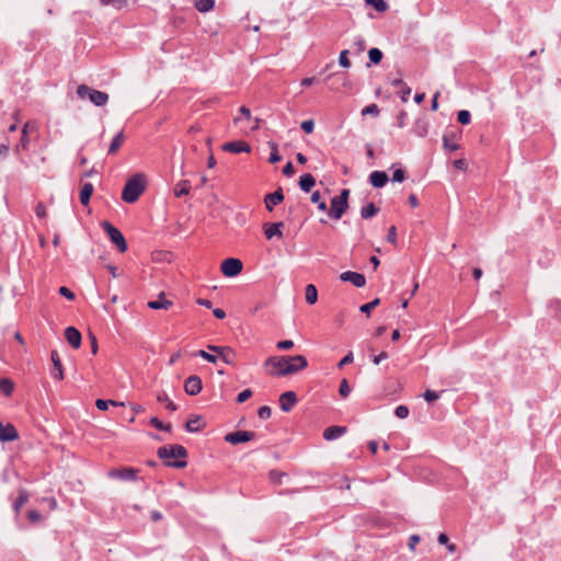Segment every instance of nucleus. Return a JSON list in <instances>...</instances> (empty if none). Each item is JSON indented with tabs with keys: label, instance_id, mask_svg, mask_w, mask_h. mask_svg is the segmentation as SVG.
I'll return each mask as SVG.
<instances>
[{
	"label": "nucleus",
	"instance_id": "338daca9",
	"mask_svg": "<svg viewBox=\"0 0 561 561\" xmlns=\"http://www.w3.org/2000/svg\"><path fill=\"white\" fill-rule=\"evenodd\" d=\"M408 117V114L405 111H400L397 116L398 127L402 128L405 126V119Z\"/></svg>",
	"mask_w": 561,
	"mask_h": 561
},
{
	"label": "nucleus",
	"instance_id": "bf43d9fd",
	"mask_svg": "<svg viewBox=\"0 0 561 561\" xmlns=\"http://www.w3.org/2000/svg\"><path fill=\"white\" fill-rule=\"evenodd\" d=\"M423 397L427 402H433L439 398V393L434 390H426Z\"/></svg>",
	"mask_w": 561,
	"mask_h": 561
},
{
	"label": "nucleus",
	"instance_id": "39448f33",
	"mask_svg": "<svg viewBox=\"0 0 561 561\" xmlns=\"http://www.w3.org/2000/svg\"><path fill=\"white\" fill-rule=\"evenodd\" d=\"M77 94L81 98H89V100L96 106H103L108 101V94L99 90H93L85 84H80L77 89Z\"/></svg>",
	"mask_w": 561,
	"mask_h": 561
},
{
	"label": "nucleus",
	"instance_id": "c03bdc74",
	"mask_svg": "<svg viewBox=\"0 0 561 561\" xmlns=\"http://www.w3.org/2000/svg\"><path fill=\"white\" fill-rule=\"evenodd\" d=\"M30 126V123H26L22 129V136L20 139V142L18 145V148L26 149L28 145V137H27V128Z\"/></svg>",
	"mask_w": 561,
	"mask_h": 561
},
{
	"label": "nucleus",
	"instance_id": "2eb2a0df",
	"mask_svg": "<svg viewBox=\"0 0 561 561\" xmlns=\"http://www.w3.org/2000/svg\"><path fill=\"white\" fill-rule=\"evenodd\" d=\"M297 403V396L294 391H286L279 397V405L284 412H289Z\"/></svg>",
	"mask_w": 561,
	"mask_h": 561
},
{
	"label": "nucleus",
	"instance_id": "4d7b16f0",
	"mask_svg": "<svg viewBox=\"0 0 561 561\" xmlns=\"http://www.w3.org/2000/svg\"><path fill=\"white\" fill-rule=\"evenodd\" d=\"M276 347L280 351H287L294 347V342L291 340L279 341Z\"/></svg>",
	"mask_w": 561,
	"mask_h": 561
},
{
	"label": "nucleus",
	"instance_id": "cd10ccee",
	"mask_svg": "<svg viewBox=\"0 0 561 561\" xmlns=\"http://www.w3.org/2000/svg\"><path fill=\"white\" fill-rule=\"evenodd\" d=\"M125 140L124 131L121 130L115 137L112 139L108 147V154H115Z\"/></svg>",
	"mask_w": 561,
	"mask_h": 561
},
{
	"label": "nucleus",
	"instance_id": "13d9d810",
	"mask_svg": "<svg viewBox=\"0 0 561 561\" xmlns=\"http://www.w3.org/2000/svg\"><path fill=\"white\" fill-rule=\"evenodd\" d=\"M353 352H348L337 364L339 368H343L345 365L353 363Z\"/></svg>",
	"mask_w": 561,
	"mask_h": 561
},
{
	"label": "nucleus",
	"instance_id": "f8f14e48",
	"mask_svg": "<svg viewBox=\"0 0 561 561\" xmlns=\"http://www.w3.org/2000/svg\"><path fill=\"white\" fill-rule=\"evenodd\" d=\"M284 227L283 221L273 222V224H264L263 225V231L266 237V239L271 240L274 237H277L278 239L283 238L282 228Z\"/></svg>",
	"mask_w": 561,
	"mask_h": 561
},
{
	"label": "nucleus",
	"instance_id": "0eeeda50",
	"mask_svg": "<svg viewBox=\"0 0 561 561\" xmlns=\"http://www.w3.org/2000/svg\"><path fill=\"white\" fill-rule=\"evenodd\" d=\"M138 470L131 467H122L117 469H111L107 473L111 479H119L122 481L135 482L138 480Z\"/></svg>",
	"mask_w": 561,
	"mask_h": 561
},
{
	"label": "nucleus",
	"instance_id": "2f4dec72",
	"mask_svg": "<svg viewBox=\"0 0 561 561\" xmlns=\"http://www.w3.org/2000/svg\"><path fill=\"white\" fill-rule=\"evenodd\" d=\"M306 301L309 304V305H313L317 302L318 300V290L316 288L314 285L312 284H309L307 285L306 287Z\"/></svg>",
	"mask_w": 561,
	"mask_h": 561
},
{
	"label": "nucleus",
	"instance_id": "37998d69",
	"mask_svg": "<svg viewBox=\"0 0 561 561\" xmlns=\"http://www.w3.org/2000/svg\"><path fill=\"white\" fill-rule=\"evenodd\" d=\"M379 304H380V299H379V298H376V299L371 300V301H370V302H368V304L362 305V306L359 307V310H360V312H363V313L369 314V313H370V311H371L374 308H376Z\"/></svg>",
	"mask_w": 561,
	"mask_h": 561
},
{
	"label": "nucleus",
	"instance_id": "9d476101",
	"mask_svg": "<svg viewBox=\"0 0 561 561\" xmlns=\"http://www.w3.org/2000/svg\"><path fill=\"white\" fill-rule=\"evenodd\" d=\"M203 389L202 379L196 376H190L184 381V391L188 396H196Z\"/></svg>",
	"mask_w": 561,
	"mask_h": 561
},
{
	"label": "nucleus",
	"instance_id": "e433bc0d",
	"mask_svg": "<svg viewBox=\"0 0 561 561\" xmlns=\"http://www.w3.org/2000/svg\"><path fill=\"white\" fill-rule=\"evenodd\" d=\"M368 57L370 62L377 65L382 59V51L379 48H370L368 50Z\"/></svg>",
	"mask_w": 561,
	"mask_h": 561
},
{
	"label": "nucleus",
	"instance_id": "c756f323",
	"mask_svg": "<svg viewBox=\"0 0 561 561\" xmlns=\"http://www.w3.org/2000/svg\"><path fill=\"white\" fill-rule=\"evenodd\" d=\"M455 134H445L443 136V146L446 150L456 151L459 149V145L455 141Z\"/></svg>",
	"mask_w": 561,
	"mask_h": 561
},
{
	"label": "nucleus",
	"instance_id": "79ce46f5",
	"mask_svg": "<svg viewBox=\"0 0 561 561\" xmlns=\"http://www.w3.org/2000/svg\"><path fill=\"white\" fill-rule=\"evenodd\" d=\"M26 517L30 520V523H32V524H38L43 520L42 514L36 510H30L26 513Z\"/></svg>",
	"mask_w": 561,
	"mask_h": 561
},
{
	"label": "nucleus",
	"instance_id": "7c9ffc66",
	"mask_svg": "<svg viewBox=\"0 0 561 561\" xmlns=\"http://www.w3.org/2000/svg\"><path fill=\"white\" fill-rule=\"evenodd\" d=\"M379 211V208L376 207L374 203H368L366 206L360 209V217L363 219H368L375 216Z\"/></svg>",
	"mask_w": 561,
	"mask_h": 561
},
{
	"label": "nucleus",
	"instance_id": "1a4fd4ad",
	"mask_svg": "<svg viewBox=\"0 0 561 561\" xmlns=\"http://www.w3.org/2000/svg\"><path fill=\"white\" fill-rule=\"evenodd\" d=\"M254 437H255V433L254 432L237 431V432H232V433L227 434L225 436V440L227 443L232 444V445H237V444L250 442Z\"/></svg>",
	"mask_w": 561,
	"mask_h": 561
},
{
	"label": "nucleus",
	"instance_id": "0e129e2a",
	"mask_svg": "<svg viewBox=\"0 0 561 561\" xmlns=\"http://www.w3.org/2000/svg\"><path fill=\"white\" fill-rule=\"evenodd\" d=\"M59 294L69 300L75 299V294L68 287L61 286L59 288Z\"/></svg>",
	"mask_w": 561,
	"mask_h": 561
},
{
	"label": "nucleus",
	"instance_id": "72a5a7b5",
	"mask_svg": "<svg viewBox=\"0 0 561 561\" xmlns=\"http://www.w3.org/2000/svg\"><path fill=\"white\" fill-rule=\"evenodd\" d=\"M214 0H196L195 7L199 12H208L214 8Z\"/></svg>",
	"mask_w": 561,
	"mask_h": 561
},
{
	"label": "nucleus",
	"instance_id": "49530a36",
	"mask_svg": "<svg viewBox=\"0 0 561 561\" xmlns=\"http://www.w3.org/2000/svg\"><path fill=\"white\" fill-rule=\"evenodd\" d=\"M457 119L460 124L467 125L471 121V114L469 111L461 110L458 112Z\"/></svg>",
	"mask_w": 561,
	"mask_h": 561
},
{
	"label": "nucleus",
	"instance_id": "20e7f679",
	"mask_svg": "<svg viewBox=\"0 0 561 561\" xmlns=\"http://www.w3.org/2000/svg\"><path fill=\"white\" fill-rule=\"evenodd\" d=\"M308 366V360L302 355L288 356L287 365L280 371H268L272 376L294 375Z\"/></svg>",
	"mask_w": 561,
	"mask_h": 561
},
{
	"label": "nucleus",
	"instance_id": "603ef678",
	"mask_svg": "<svg viewBox=\"0 0 561 561\" xmlns=\"http://www.w3.org/2000/svg\"><path fill=\"white\" fill-rule=\"evenodd\" d=\"M394 414L399 419H405L409 415V409L407 405H398L394 410Z\"/></svg>",
	"mask_w": 561,
	"mask_h": 561
},
{
	"label": "nucleus",
	"instance_id": "a211bd4d",
	"mask_svg": "<svg viewBox=\"0 0 561 561\" xmlns=\"http://www.w3.org/2000/svg\"><path fill=\"white\" fill-rule=\"evenodd\" d=\"M18 492L19 495L12 504L13 512L16 516L20 514L22 506L26 504L31 497V494L26 489L20 488Z\"/></svg>",
	"mask_w": 561,
	"mask_h": 561
},
{
	"label": "nucleus",
	"instance_id": "6e6d98bb",
	"mask_svg": "<svg viewBox=\"0 0 561 561\" xmlns=\"http://www.w3.org/2000/svg\"><path fill=\"white\" fill-rule=\"evenodd\" d=\"M301 128L305 133L311 134L314 129V122L313 119H307L301 123Z\"/></svg>",
	"mask_w": 561,
	"mask_h": 561
},
{
	"label": "nucleus",
	"instance_id": "f3484780",
	"mask_svg": "<svg viewBox=\"0 0 561 561\" xmlns=\"http://www.w3.org/2000/svg\"><path fill=\"white\" fill-rule=\"evenodd\" d=\"M222 150L231 153L250 152L251 146L245 141H231L222 146Z\"/></svg>",
	"mask_w": 561,
	"mask_h": 561
},
{
	"label": "nucleus",
	"instance_id": "dca6fc26",
	"mask_svg": "<svg viewBox=\"0 0 561 561\" xmlns=\"http://www.w3.org/2000/svg\"><path fill=\"white\" fill-rule=\"evenodd\" d=\"M283 201H284V194H283V190L280 187L278 190H276L275 192L267 194L264 198L265 207L268 211H272L274 206L278 205Z\"/></svg>",
	"mask_w": 561,
	"mask_h": 561
},
{
	"label": "nucleus",
	"instance_id": "4c0bfd02",
	"mask_svg": "<svg viewBox=\"0 0 561 561\" xmlns=\"http://www.w3.org/2000/svg\"><path fill=\"white\" fill-rule=\"evenodd\" d=\"M149 422L157 430L171 432V428H172L171 424L162 423L157 416H152Z\"/></svg>",
	"mask_w": 561,
	"mask_h": 561
},
{
	"label": "nucleus",
	"instance_id": "aec40b11",
	"mask_svg": "<svg viewBox=\"0 0 561 561\" xmlns=\"http://www.w3.org/2000/svg\"><path fill=\"white\" fill-rule=\"evenodd\" d=\"M287 362L288 356H271L265 360L264 366L273 367L272 371H280L287 365Z\"/></svg>",
	"mask_w": 561,
	"mask_h": 561
},
{
	"label": "nucleus",
	"instance_id": "c85d7f7f",
	"mask_svg": "<svg viewBox=\"0 0 561 561\" xmlns=\"http://www.w3.org/2000/svg\"><path fill=\"white\" fill-rule=\"evenodd\" d=\"M190 190H191V183L188 180L180 181L174 186V195L176 197H182L184 195H187L190 193Z\"/></svg>",
	"mask_w": 561,
	"mask_h": 561
},
{
	"label": "nucleus",
	"instance_id": "9b49d317",
	"mask_svg": "<svg viewBox=\"0 0 561 561\" xmlns=\"http://www.w3.org/2000/svg\"><path fill=\"white\" fill-rule=\"evenodd\" d=\"M340 279L342 282H350L357 288L364 287L366 285L365 276L357 272H352V271L343 272L340 275Z\"/></svg>",
	"mask_w": 561,
	"mask_h": 561
},
{
	"label": "nucleus",
	"instance_id": "69168bd1",
	"mask_svg": "<svg viewBox=\"0 0 561 561\" xmlns=\"http://www.w3.org/2000/svg\"><path fill=\"white\" fill-rule=\"evenodd\" d=\"M354 46L357 48L358 53H362L366 48V42L363 37L358 36L354 42Z\"/></svg>",
	"mask_w": 561,
	"mask_h": 561
},
{
	"label": "nucleus",
	"instance_id": "de8ad7c7",
	"mask_svg": "<svg viewBox=\"0 0 561 561\" xmlns=\"http://www.w3.org/2000/svg\"><path fill=\"white\" fill-rule=\"evenodd\" d=\"M380 110L377 104H369L362 110V115H374L377 116Z\"/></svg>",
	"mask_w": 561,
	"mask_h": 561
},
{
	"label": "nucleus",
	"instance_id": "8fccbe9b",
	"mask_svg": "<svg viewBox=\"0 0 561 561\" xmlns=\"http://www.w3.org/2000/svg\"><path fill=\"white\" fill-rule=\"evenodd\" d=\"M347 55H348L347 49H344L340 53L339 64L344 68H348L351 66V61H350Z\"/></svg>",
	"mask_w": 561,
	"mask_h": 561
},
{
	"label": "nucleus",
	"instance_id": "e2e57ef3",
	"mask_svg": "<svg viewBox=\"0 0 561 561\" xmlns=\"http://www.w3.org/2000/svg\"><path fill=\"white\" fill-rule=\"evenodd\" d=\"M207 348L218 355H220L222 352H229V346H218L209 344Z\"/></svg>",
	"mask_w": 561,
	"mask_h": 561
},
{
	"label": "nucleus",
	"instance_id": "f03ea898",
	"mask_svg": "<svg viewBox=\"0 0 561 561\" xmlns=\"http://www.w3.org/2000/svg\"><path fill=\"white\" fill-rule=\"evenodd\" d=\"M146 190L145 176L140 173L130 176L122 192V199L125 203H135Z\"/></svg>",
	"mask_w": 561,
	"mask_h": 561
},
{
	"label": "nucleus",
	"instance_id": "680f3d73",
	"mask_svg": "<svg viewBox=\"0 0 561 561\" xmlns=\"http://www.w3.org/2000/svg\"><path fill=\"white\" fill-rule=\"evenodd\" d=\"M387 241L392 243V244H396L397 243V229L394 226H391L388 230V234H387Z\"/></svg>",
	"mask_w": 561,
	"mask_h": 561
},
{
	"label": "nucleus",
	"instance_id": "b1692460",
	"mask_svg": "<svg viewBox=\"0 0 561 561\" xmlns=\"http://www.w3.org/2000/svg\"><path fill=\"white\" fill-rule=\"evenodd\" d=\"M344 433H346L345 426H329L323 432V438L327 440H333L341 437Z\"/></svg>",
	"mask_w": 561,
	"mask_h": 561
},
{
	"label": "nucleus",
	"instance_id": "5701e85b",
	"mask_svg": "<svg viewBox=\"0 0 561 561\" xmlns=\"http://www.w3.org/2000/svg\"><path fill=\"white\" fill-rule=\"evenodd\" d=\"M148 307L154 310L164 309L168 310L173 304L171 300L165 298L164 293H160L157 300H151L148 304Z\"/></svg>",
	"mask_w": 561,
	"mask_h": 561
},
{
	"label": "nucleus",
	"instance_id": "c9c22d12",
	"mask_svg": "<svg viewBox=\"0 0 561 561\" xmlns=\"http://www.w3.org/2000/svg\"><path fill=\"white\" fill-rule=\"evenodd\" d=\"M271 149H272V152L270 154V158H268V161L271 163H276V162H279L282 160V156L279 154L278 152V146L276 142H268Z\"/></svg>",
	"mask_w": 561,
	"mask_h": 561
},
{
	"label": "nucleus",
	"instance_id": "bb28decb",
	"mask_svg": "<svg viewBox=\"0 0 561 561\" xmlns=\"http://www.w3.org/2000/svg\"><path fill=\"white\" fill-rule=\"evenodd\" d=\"M314 184L316 179L310 173L304 174L299 179V186L304 192H310Z\"/></svg>",
	"mask_w": 561,
	"mask_h": 561
},
{
	"label": "nucleus",
	"instance_id": "a19ab883",
	"mask_svg": "<svg viewBox=\"0 0 561 561\" xmlns=\"http://www.w3.org/2000/svg\"><path fill=\"white\" fill-rule=\"evenodd\" d=\"M367 4H370L378 12H385L388 10V4L383 0H365Z\"/></svg>",
	"mask_w": 561,
	"mask_h": 561
},
{
	"label": "nucleus",
	"instance_id": "423d86ee",
	"mask_svg": "<svg viewBox=\"0 0 561 561\" xmlns=\"http://www.w3.org/2000/svg\"><path fill=\"white\" fill-rule=\"evenodd\" d=\"M101 226H102L103 230L107 233L111 241L117 247L119 252H122V253L126 252L127 251V242H126L123 233L108 221H103L101 224Z\"/></svg>",
	"mask_w": 561,
	"mask_h": 561
},
{
	"label": "nucleus",
	"instance_id": "58836bf2",
	"mask_svg": "<svg viewBox=\"0 0 561 561\" xmlns=\"http://www.w3.org/2000/svg\"><path fill=\"white\" fill-rule=\"evenodd\" d=\"M101 5H113L117 10H121L127 5V0H100Z\"/></svg>",
	"mask_w": 561,
	"mask_h": 561
},
{
	"label": "nucleus",
	"instance_id": "09e8293b",
	"mask_svg": "<svg viewBox=\"0 0 561 561\" xmlns=\"http://www.w3.org/2000/svg\"><path fill=\"white\" fill-rule=\"evenodd\" d=\"M194 356H199L202 357L203 359L209 362V363H216L218 357L216 355H213V354H209L208 352L204 351V350H201V351H197Z\"/></svg>",
	"mask_w": 561,
	"mask_h": 561
},
{
	"label": "nucleus",
	"instance_id": "f704fd0d",
	"mask_svg": "<svg viewBox=\"0 0 561 561\" xmlns=\"http://www.w3.org/2000/svg\"><path fill=\"white\" fill-rule=\"evenodd\" d=\"M14 389L13 382L8 379L3 378L0 380V391L4 393L5 396H10Z\"/></svg>",
	"mask_w": 561,
	"mask_h": 561
},
{
	"label": "nucleus",
	"instance_id": "4468645a",
	"mask_svg": "<svg viewBox=\"0 0 561 561\" xmlns=\"http://www.w3.org/2000/svg\"><path fill=\"white\" fill-rule=\"evenodd\" d=\"M18 438L19 433L12 424L3 425L0 423V442H13Z\"/></svg>",
	"mask_w": 561,
	"mask_h": 561
},
{
	"label": "nucleus",
	"instance_id": "864d4df0",
	"mask_svg": "<svg viewBox=\"0 0 561 561\" xmlns=\"http://www.w3.org/2000/svg\"><path fill=\"white\" fill-rule=\"evenodd\" d=\"M252 390L251 389H245L243 391H241L238 397H237V402L238 403H243L245 402L248 399H250L252 397Z\"/></svg>",
	"mask_w": 561,
	"mask_h": 561
},
{
	"label": "nucleus",
	"instance_id": "412c9836",
	"mask_svg": "<svg viewBox=\"0 0 561 561\" xmlns=\"http://www.w3.org/2000/svg\"><path fill=\"white\" fill-rule=\"evenodd\" d=\"M205 426H206V424L203 422L202 416H199V415H194L184 425L185 431L188 433H198Z\"/></svg>",
	"mask_w": 561,
	"mask_h": 561
},
{
	"label": "nucleus",
	"instance_id": "5fc2aeb1",
	"mask_svg": "<svg viewBox=\"0 0 561 561\" xmlns=\"http://www.w3.org/2000/svg\"><path fill=\"white\" fill-rule=\"evenodd\" d=\"M271 414H272V410H271V408H270V407H267V405H263V407H261V408L259 409V411H257V415H259V417H260V419H262V420H266V419H268V417L271 416Z\"/></svg>",
	"mask_w": 561,
	"mask_h": 561
},
{
	"label": "nucleus",
	"instance_id": "4be33fe9",
	"mask_svg": "<svg viewBox=\"0 0 561 561\" xmlns=\"http://www.w3.org/2000/svg\"><path fill=\"white\" fill-rule=\"evenodd\" d=\"M388 180V175L385 171H374L369 175L371 185L377 188L383 187Z\"/></svg>",
	"mask_w": 561,
	"mask_h": 561
},
{
	"label": "nucleus",
	"instance_id": "ea45409f",
	"mask_svg": "<svg viewBox=\"0 0 561 561\" xmlns=\"http://www.w3.org/2000/svg\"><path fill=\"white\" fill-rule=\"evenodd\" d=\"M219 356L225 364H227V365L234 364L236 353L230 346H229V352H222Z\"/></svg>",
	"mask_w": 561,
	"mask_h": 561
},
{
	"label": "nucleus",
	"instance_id": "a18cd8bd",
	"mask_svg": "<svg viewBox=\"0 0 561 561\" xmlns=\"http://www.w3.org/2000/svg\"><path fill=\"white\" fill-rule=\"evenodd\" d=\"M284 477H286L285 472L277 471V470L270 471V480L274 484H280L282 483V479Z\"/></svg>",
	"mask_w": 561,
	"mask_h": 561
},
{
	"label": "nucleus",
	"instance_id": "473e14b6",
	"mask_svg": "<svg viewBox=\"0 0 561 561\" xmlns=\"http://www.w3.org/2000/svg\"><path fill=\"white\" fill-rule=\"evenodd\" d=\"M310 201H311L313 204H317V205H318V209H319V210H321V211H327V210H328L327 203H325L324 201H322V199H321V195H320V192H319V191H314V192L311 194Z\"/></svg>",
	"mask_w": 561,
	"mask_h": 561
},
{
	"label": "nucleus",
	"instance_id": "774afa93",
	"mask_svg": "<svg viewBox=\"0 0 561 561\" xmlns=\"http://www.w3.org/2000/svg\"><path fill=\"white\" fill-rule=\"evenodd\" d=\"M35 214L38 218H44L46 216V208L43 203H38L35 207Z\"/></svg>",
	"mask_w": 561,
	"mask_h": 561
},
{
	"label": "nucleus",
	"instance_id": "6e6552de",
	"mask_svg": "<svg viewBox=\"0 0 561 561\" xmlns=\"http://www.w3.org/2000/svg\"><path fill=\"white\" fill-rule=\"evenodd\" d=\"M243 264L239 259L229 257L221 263V273L227 277H233L241 273Z\"/></svg>",
	"mask_w": 561,
	"mask_h": 561
},
{
	"label": "nucleus",
	"instance_id": "ddd939ff",
	"mask_svg": "<svg viewBox=\"0 0 561 561\" xmlns=\"http://www.w3.org/2000/svg\"><path fill=\"white\" fill-rule=\"evenodd\" d=\"M50 358L53 362V368H51L53 378L56 380H62L64 379L62 364H61L59 354L56 350L51 351Z\"/></svg>",
	"mask_w": 561,
	"mask_h": 561
},
{
	"label": "nucleus",
	"instance_id": "f257e3e1",
	"mask_svg": "<svg viewBox=\"0 0 561 561\" xmlns=\"http://www.w3.org/2000/svg\"><path fill=\"white\" fill-rule=\"evenodd\" d=\"M157 455L164 460L167 467L183 469L187 466V461L184 460L187 457V450L182 445L159 447Z\"/></svg>",
	"mask_w": 561,
	"mask_h": 561
},
{
	"label": "nucleus",
	"instance_id": "3c124183",
	"mask_svg": "<svg viewBox=\"0 0 561 561\" xmlns=\"http://www.w3.org/2000/svg\"><path fill=\"white\" fill-rule=\"evenodd\" d=\"M339 392H340L341 397H343V398H346L350 394L351 388H350L348 382H347L346 379H343L340 382Z\"/></svg>",
	"mask_w": 561,
	"mask_h": 561
},
{
	"label": "nucleus",
	"instance_id": "052dcab7",
	"mask_svg": "<svg viewBox=\"0 0 561 561\" xmlns=\"http://www.w3.org/2000/svg\"><path fill=\"white\" fill-rule=\"evenodd\" d=\"M405 180V173L402 169H397L392 173L393 182H403Z\"/></svg>",
	"mask_w": 561,
	"mask_h": 561
},
{
	"label": "nucleus",
	"instance_id": "7ed1b4c3",
	"mask_svg": "<svg viewBox=\"0 0 561 561\" xmlns=\"http://www.w3.org/2000/svg\"><path fill=\"white\" fill-rule=\"evenodd\" d=\"M348 196L350 190L344 188L341 191L340 195L334 196L331 199V207L328 210V215L334 219L339 220L342 218L343 214L348 209Z\"/></svg>",
	"mask_w": 561,
	"mask_h": 561
},
{
	"label": "nucleus",
	"instance_id": "6ab92c4d",
	"mask_svg": "<svg viewBox=\"0 0 561 561\" xmlns=\"http://www.w3.org/2000/svg\"><path fill=\"white\" fill-rule=\"evenodd\" d=\"M65 337L67 342L75 348L81 345V333L75 327H68L65 330Z\"/></svg>",
	"mask_w": 561,
	"mask_h": 561
},
{
	"label": "nucleus",
	"instance_id": "a878e982",
	"mask_svg": "<svg viewBox=\"0 0 561 561\" xmlns=\"http://www.w3.org/2000/svg\"><path fill=\"white\" fill-rule=\"evenodd\" d=\"M93 191H94V187L91 183L87 182L82 185V187L80 190V203L83 206L89 205L90 198L93 194Z\"/></svg>",
	"mask_w": 561,
	"mask_h": 561
},
{
	"label": "nucleus",
	"instance_id": "393cba45",
	"mask_svg": "<svg viewBox=\"0 0 561 561\" xmlns=\"http://www.w3.org/2000/svg\"><path fill=\"white\" fill-rule=\"evenodd\" d=\"M412 130L416 136L421 138L425 137L428 133L427 121L425 118H417L413 124Z\"/></svg>",
	"mask_w": 561,
	"mask_h": 561
}]
</instances>
